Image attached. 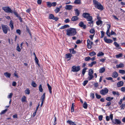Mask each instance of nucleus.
Segmentation results:
<instances>
[{
	"mask_svg": "<svg viewBox=\"0 0 125 125\" xmlns=\"http://www.w3.org/2000/svg\"><path fill=\"white\" fill-rule=\"evenodd\" d=\"M65 30L67 32L66 34L68 36H74L76 33V30L74 28H70Z\"/></svg>",
	"mask_w": 125,
	"mask_h": 125,
	"instance_id": "1",
	"label": "nucleus"
},
{
	"mask_svg": "<svg viewBox=\"0 0 125 125\" xmlns=\"http://www.w3.org/2000/svg\"><path fill=\"white\" fill-rule=\"evenodd\" d=\"M93 1L94 4L96 8L101 10H103V7L100 3H99L96 0H93Z\"/></svg>",
	"mask_w": 125,
	"mask_h": 125,
	"instance_id": "2",
	"label": "nucleus"
},
{
	"mask_svg": "<svg viewBox=\"0 0 125 125\" xmlns=\"http://www.w3.org/2000/svg\"><path fill=\"white\" fill-rule=\"evenodd\" d=\"M93 71L91 69H90L88 71V74L89 75L88 79L89 80H90L92 79L94 76L93 75Z\"/></svg>",
	"mask_w": 125,
	"mask_h": 125,
	"instance_id": "3",
	"label": "nucleus"
},
{
	"mask_svg": "<svg viewBox=\"0 0 125 125\" xmlns=\"http://www.w3.org/2000/svg\"><path fill=\"white\" fill-rule=\"evenodd\" d=\"M90 14L87 13H83L82 16L84 18L86 19L87 20H92V17L90 15Z\"/></svg>",
	"mask_w": 125,
	"mask_h": 125,
	"instance_id": "4",
	"label": "nucleus"
},
{
	"mask_svg": "<svg viewBox=\"0 0 125 125\" xmlns=\"http://www.w3.org/2000/svg\"><path fill=\"white\" fill-rule=\"evenodd\" d=\"M80 70V66H73L72 68V71L74 72H77Z\"/></svg>",
	"mask_w": 125,
	"mask_h": 125,
	"instance_id": "5",
	"label": "nucleus"
},
{
	"mask_svg": "<svg viewBox=\"0 0 125 125\" xmlns=\"http://www.w3.org/2000/svg\"><path fill=\"white\" fill-rule=\"evenodd\" d=\"M1 27L3 33L5 34H7L8 28V26L6 25L2 24Z\"/></svg>",
	"mask_w": 125,
	"mask_h": 125,
	"instance_id": "6",
	"label": "nucleus"
},
{
	"mask_svg": "<svg viewBox=\"0 0 125 125\" xmlns=\"http://www.w3.org/2000/svg\"><path fill=\"white\" fill-rule=\"evenodd\" d=\"M108 90L107 88H105L104 89L101 90L100 91V93L103 95H104L107 93Z\"/></svg>",
	"mask_w": 125,
	"mask_h": 125,
	"instance_id": "7",
	"label": "nucleus"
},
{
	"mask_svg": "<svg viewBox=\"0 0 125 125\" xmlns=\"http://www.w3.org/2000/svg\"><path fill=\"white\" fill-rule=\"evenodd\" d=\"M2 9L7 12L11 13H13V11L9 7H4Z\"/></svg>",
	"mask_w": 125,
	"mask_h": 125,
	"instance_id": "8",
	"label": "nucleus"
},
{
	"mask_svg": "<svg viewBox=\"0 0 125 125\" xmlns=\"http://www.w3.org/2000/svg\"><path fill=\"white\" fill-rule=\"evenodd\" d=\"M104 40L105 42L108 43H112L113 42V40L110 39H108L106 37L104 38Z\"/></svg>",
	"mask_w": 125,
	"mask_h": 125,
	"instance_id": "9",
	"label": "nucleus"
},
{
	"mask_svg": "<svg viewBox=\"0 0 125 125\" xmlns=\"http://www.w3.org/2000/svg\"><path fill=\"white\" fill-rule=\"evenodd\" d=\"M78 25L80 27H83L84 29H85L86 28V25H84L83 22L82 21L80 22L79 23Z\"/></svg>",
	"mask_w": 125,
	"mask_h": 125,
	"instance_id": "10",
	"label": "nucleus"
},
{
	"mask_svg": "<svg viewBox=\"0 0 125 125\" xmlns=\"http://www.w3.org/2000/svg\"><path fill=\"white\" fill-rule=\"evenodd\" d=\"M73 6L71 5H67L65 7V9L68 10H71L73 8Z\"/></svg>",
	"mask_w": 125,
	"mask_h": 125,
	"instance_id": "11",
	"label": "nucleus"
},
{
	"mask_svg": "<svg viewBox=\"0 0 125 125\" xmlns=\"http://www.w3.org/2000/svg\"><path fill=\"white\" fill-rule=\"evenodd\" d=\"M123 82L122 81H120L117 83V87H119L122 86L123 85Z\"/></svg>",
	"mask_w": 125,
	"mask_h": 125,
	"instance_id": "12",
	"label": "nucleus"
},
{
	"mask_svg": "<svg viewBox=\"0 0 125 125\" xmlns=\"http://www.w3.org/2000/svg\"><path fill=\"white\" fill-rule=\"evenodd\" d=\"M87 48L89 49H91L92 47V46L91 45L90 40L89 39L87 41Z\"/></svg>",
	"mask_w": 125,
	"mask_h": 125,
	"instance_id": "13",
	"label": "nucleus"
},
{
	"mask_svg": "<svg viewBox=\"0 0 125 125\" xmlns=\"http://www.w3.org/2000/svg\"><path fill=\"white\" fill-rule=\"evenodd\" d=\"M77 16H73L72 18V21H75L79 19V18Z\"/></svg>",
	"mask_w": 125,
	"mask_h": 125,
	"instance_id": "14",
	"label": "nucleus"
},
{
	"mask_svg": "<svg viewBox=\"0 0 125 125\" xmlns=\"http://www.w3.org/2000/svg\"><path fill=\"white\" fill-rule=\"evenodd\" d=\"M67 123L70 125H76L74 122H72L71 120H68L67 121Z\"/></svg>",
	"mask_w": 125,
	"mask_h": 125,
	"instance_id": "15",
	"label": "nucleus"
},
{
	"mask_svg": "<svg viewBox=\"0 0 125 125\" xmlns=\"http://www.w3.org/2000/svg\"><path fill=\"white\" fill-rule=\"evenodd\" d=\"M88 21H89L88 24L89 25L88 26H89L92 27L93 25V21L92 20H92H87Z\"/></svg>",
	"mask_w": 125,
	"mask_h": 125,
	"instance_id": "16",
	"label": "nucleus"
},
{
	"mask_svg": "<svg viewBox=\"0 0 125 125\" xmlns=\"http://www.w3.org/2000/svg\"><path fill=\"white\" fill-rule=\"evenodd\" d=\"M118 76V74L116 71L114 72L112 75V76L115 78H116Z\"/></svg>",
	"mask_w": 125,
	"mask_h": 125,
	"instance_id": "17",
	"label": "nucleus"
},
{
	"mask_svg": "<svg viewBox=\"0 0 125 125\" xmlns=\"http://www.w3.org/2000/svg\"><path fill=\"white\" fill-rule=\"evenodd\" d=\"M124 67V65L122 63H120L119 64L116 65V68H117L123 67Z\"/></svg>",
	"mask_w": 125,
	"mask_h": 125,
	"instance_id": "18",
	"label": "nucleus"
},
{
	"mask_svg": "<svg viewBox=\"0 0 125 125\" xmlns=\"http://www.w3.org/2000/svg\"><path fill=\"white\" fill-rule=\"evenodd\" d=\"M75 11V15L77 16H78L79 15L80 13L79 11L77 9H75L74 10Z\"/></svg>",
	"mask_w": 125,
	"mask_h": 125,
	"instance_id": "19",
	"label": "nucleus"
},
{
	"mask_svg": "<svg viewBox=\"0 0 125 125\" xmlns=\"http://www.w3.org/2000/svg\"><path fill=\"white\" fill-rule=\"evenodd\" d=\"M47 86L49 90V91L50 92V94H52V88L51 87L50 85L48 83H47Z\"/></svg>",
	"mask_w": 125,
	"mask_h": 125,
	"instance_id": "20",
	"label": "nucleus"
},
{
	"mask_svg": "<svg viewBox=\"0 0 125 125\" xmlns=\"http://www.w3.org/2000/svg\"><path fill=\"white\" fill-rule=\"evenodd\" d=\"M105 70V69L104 67L101 68L99 70V72L100 73H104Z\"/></svg>",
	"mask_w": 125,
	"mask_h": 125,
	"instance_id": "21",
	"label": "nucleus"
},
{
	"mask_svg": "<svg viewBox=\"0 0 125 125\" xmlns=\"http://www.w3.org/2000/svg\"><path fill=\"white\" fill-rule=\"evenodd\" d=\"M115 124H119L121 123V121L117 119H115Z\"/></svg>",
	"mask_w": 125,
	"mask_h": 125,
	"instance_id": "22",
	"label": "nucleus"
},
{
	"mask_svg": "<svg viewBox=\"0 0 125 125\" xmlns=\"http://www.w3.org/2000/svg\"><path fill=\"white\" fill-rule=\"evenodd\" d=\"M112 93L114 95H116L118 96H119L120 95L119 93L117 91H112Z\"/></svg>",
	"mask_w": 125,
	"mask_h": 125,
	"instance_id": "23",
	"label": "nucleus"
},
{
	"mask_svg": "<svg viewBox=\"0 0 125 125\" xmlns=\"http://www.w3.org/2000/svg\"><path fill=\"white\" fill-rule=\"evenodd\" d=\"M4 74L6 77L8 78H10L11 75V74L10 73L7 72L4 73Z\"/></svg>",
	"mask_w": 125,
	"mask_h": 125,
	"instance_id": "24",
	"label": "nucleus"
},
{
	"mask_svg": "<svg viewBox=\"0 0 125 125\" xmlns=\"http://www.w3.org/2000/svg\"><path fill=\"white\" fill-rule=\"evenodd\" d=\"M9 25L11 28V30H12L14 28L13 23L11 21H10Z\"/></svg>",
	"mask_w": 125,
	"mask_h": 125,
	"instance_id": "25",
	"label": "nucleus"
},
{
	"mask_svg": "<svg viewBox=\"0 0 125 125\" xmlns=\"http://www.w3.org/2000/svg\"><path fill=\"white\" fill-rule=\"evenodd\" d=\"M65 55L66 58L67 59L69 58L70 59H71V57L72 56V54L70 53L66 54Z\"/></svg>",
	"mask_w": 125,
	"mask_h": 125,
	"instance_id": "26",
	"label": "nucleus"
},
{
	"mask_svg": "<svg viewBox=\"0 0 125 125\" xmlns=\"http://www.w3.org/2000/svg\"><path fill=\"white\" fill-rule=\"evenodd\" d=\"M87 69V67H85L83 68L82 70V74L83 76H84L85 74V72H86V70Z\"/></svg>",
	"mask_w": 125,
	"mask_h": 125,
	"instance_id": "27",
	"label": "nucleus"
},
{
	"mask_svg": "<svg viewBox=\"0 0 125 125\" xmlns=\"http://www.w3.org/2000/svg\"><path fill=\"white\" fill-rule=\"evenodd\" d=\"M104 55V53L101 52H99L97 54V55L98 57H99L103 56Z\"/></svg>",
	"mask_w": 125,
	"mask_h": 125,
	"instance_id": "28",
	"label": "nucleus"
},
{
	"mask_svg": "<svg viewBox=\"0 0 125 125\" xmlns=\"http://www.w3.org/2000/svg\"><path fill=\"white\" fill-rule=\"evenodd\" d=\"M113 97H108L106 98V100L107 101H110L111 100H113Z\"/></svg>",
	"mask_w": 125,
	"mask_h": 125,
	"instance_id": "29",
	"label": "nucleus"
},
{
	"mask_svg": "<svg viewBox=\"0 0 125 125\" xmlns=\"http://www.w3.org/2000/svg\"><path fill=\"white\" fill-rule=\"evenodd\" d=\"M83 106L85 109H86L87 107V104L86 102H84L83 104Z\"/></svg>",
	"mask_w": 125,
	"mask_h": 125,
	"instance_id": "30",
	"label": "nucleus"
},
{
	"mask_svg": "<svg viewBox=\"0 0 125 125\" xmlns=\"http://www.w3.org/2000/svg\"><path fill=\"white\" fill-rule=\"evenodd\" d=\"M75 105L73 103L72 104V107H71V112H73L74 111V108Z\"/></svg>",
	"mask_w": 125,
	"mask_h": 125,
	"instance_id": "31",
	"label": "nucleus"
},
{
	"mask_svg": "<svg viewBox=\"0 0 125 125\" xmlns=\"http://www.w3.org/2000/svg\"><path fill=\"white\" fill-rule=\"evenodd\" d=\"M69 50L70 53L73 54H75L76 53V52L74 51L73 49H70Z\"/></svg>",
	"mask_w": 125,
	"mask_h": 125,
	"instance_id": "32",
	"label": "nucleus"
},
{
	"mask_svg": "<svg viewBox=\"0 0 125 125\" xmlns=\"http://www.w3.org/2000/svg\"><path fill=\"white\" fill-rule=\"evenodd\" d=\"M90 32L91 34H94L95 33V31L94 28H92L90 30Z\"/></svg>",
	"mask_w": 125,
	"mask_h": 125,
	"instance_id": "33",
	"label": "nucleus"
},
{
	"mask_svg": "<svg viewBox=\"0 0 125 125\" xmlns=\"http://www.w3.org/2000/svg\"><path fill=\"white\" fill-rule=\"evenodd\" d=\"M31 85L33 87H36L37 86L36 84L34 81H32V82Z\"/></svg>",
	"mask_w": 125,
	"mask_h": 125,
	"instance_id": "34",
	"label": "nucleus"
},
{
	"mask_svg": "<svg viewBox=\"0 0 125 125\" xmlns=\"http://www.w3.org/2000/svg\"><path fill=\"white\" fill-rule=\"evenodd\" d=\"M45 93H44L43 95L41 96V99H42V101H43L45 98Z\"/></svg>",
	"mask_w": 125,
	"mask_h": 125,
	"instance_id": "35",
	"label": "nucleus"
},
{
	"mask_svg": "<svg viewBox=\"0 0 125 125\" xmlns=\"http://www.w3.org/2000/svg\"><path fill=\"white\" fill-rule=\"evenodd\" d=\"M114 44L115 45V46L117 48H118L119 49L120 48V46L116 42H114Z\"/></svg>",
	"mask_w": 125,
	"mask_h": 125,
	"instance_id": "36",
	"label": "nucleus"
},
{
	"mask_svg": "<svg viewBox=\"0 0 125 125\" xmlns=\"http://www.w3.org/2000/svg\"><path fill=\"white\" fill-rule=\"evenodd\" d=\"M26 97L24 96H23L22 98L21 101L22 102H24L26 101Z\"/></svg>",
	"mask_w": 125,
	"mask_h": 125,
	"instance_id": "37",
	"label": "nucleus"
},
{
	"mask_svg": "<svg viewBox=\"0 0 125 125\" xmlns=\"http://www.w3.org/2000/svg\"><path fill=\"white\" fill-rule=\"evenodd\" d=\"M25 93L26 94H29L30 93V90L28 88L25 91Z\"/></svg>",
	"mask_w": 125,
	"mask_h": 125,
	"instance_id": "38",
	"label": "nucleus"
},
{
	"mask_svg": "<svg viewBox=\"0 0 125 125\" xmlns=\"http://www.w3.org/2000/svg\"><path fill=\"white\" fill-rule=\"evenodd\" d=\"M39 90L41 92H42L43 89L42 88V86L41 84H40L39 87Z\"/></svg>",
	"mask_w": 125,
	"mask_h": 125,
	"instance_id": "39",
	"label": "nucleus"
},
{
	"mask_svg": "<svg viewBox=\"0 0 125 125\" xmlns=\"http://www.w3.org/2000/svg\"><path fill=\"white\" fill-rule=\"evenodd\" d=\"M119 72L120 73L122 74H124L125 73V71L124 70H119Z\"/></svg>",
	"mask_w": 125,
	"mask_h": 125,
	"instance_id": "40",
	"label": "nucleus"
},
{
	"mask_svg": "<svg viewBox=\"0 0 125 125\" xmlns=\"http://www.w3.org/2000/svg\"><path fill=\"white\" fill-rule=\"evenodd\" d=\"M17 46L16 48V50L19 52H21V49L19 47V44H17Z\"/></svg>",
	"mask_w": 125,
	"mask_h": 125,
	"instance_id": "41",
	"label": "nucleus"
},
{
	"mask_svg": "<svg viewBox=\"0 0 125 125\" xmlns=\"http://www.w3.org/2000/svg\"><path fill=\"white\" fill-rule=\"evenodd\" d=\"M60 10V8L57 7L54 10V11L56 13H58Z\"/></svg>",
	"mask_w": 125,
	"mask_h": 125,
	"instance_id": "42",
	"label": "nucleus"
},
{
	"mask_svg": "<svg viewBox=\"0 0 125 125\" xmlns=\"http://www.w3.org/2000/svg\"><path fill=\"white\" fill-rule=\"evenodd\" d=\"M122 54L121 53H120L118 54H117L116 55V58H119L122 57Z\"/></svg>",
	"mask_w": 125,
	"mask_h": 125,
	"instance_id": "43",
	"label": "nucleus"
},
{
	"mask_svg": "<svg viewBox=\"0 0 125 125\" xmlns=\"http://www.w3.org/2000/svg\"><path fill=\"white\" fill-rule=\"evenodd\" d=\"M96 54V53L94 52H92L89 53L90 55L91 56H92Z\"/></svg>",
	"mask_w": 125,
	"mask_h": 125,
	"instance_id": "44",
	"label": "nucleus"
},
{
	"mask_svg": "<svg viewBox=\"0 0 125 125\" xmlns=\"http://www.w3.org/2000/svg\"><path fill=\"white\" fill-rule=\"evenodd\" d=\"M96 23L98 25H99L102 24V21L100 20H99L98 21H96Z\"/></svg>",
	"mask_w": 125,
	"mask_h": 125,
	"instance_id": "45",
	"label": "nucleus"
},
{
	"mask_svg": "<svg viewBox=\"0 0 125 125\" xmlns=\"http://www.w3.org/2000/svg\"><path fill=\"white\" fill-rule=\"evenodd\" d=\"M54 18V16L52 14H50L49 17V19H53Z\"/></svg>",
	"mask_w": 125,
	"mask_h": 125,
	"instance_id": "46",
	"label": "nucleus"
},
{
	"mask_svg": "<svg viewBox=\"0 0 125 125\" xmlns=\"http://www.w3.org/2000/svg\"><path fill=\"white\" fill-rule=\"evenodd\" d=\"M47 3L48 7H50L52 6V3L50 2H48Z\"/></svg>",
	"mask_w": 125,
	"mask_h": 125,
	"instance_id": "47",
	"label": "nucleus"
},
{
	"mask_svg": "<svg viewBox=\"0 0 125 125\" xmlns=\"http://www.w3.org/2000/svg\"><path fill=\"white\" fill-rule=\"evenodd\" d=\"M75 4H78L80 3V0H76L74 2Z\"/></svg>",
	"mask_w": 125,
	"mask_h": 125,
	"instance_id": "48",
	"label": "nucleus"
},
{
	"mask_svg": "<svg viewBox=\"0 0 125 125\" xmlns=\"http://www.w3.org/2000/svg\"><path fill=\"white\" fill-rule=\"evenodd\" d=\"M35 60L36 63L37 65L39 66V65L38 63V60L36 56H35Z\"/></svg>",
	"mask_w": 125,
	"mask_h": 125,
	"instance_id": "49",
	"label": "nucleus"
},
{
	"mask_svg": "<svg viewBox=\"0 0 125 125\" xmlns=\"http://www.w3.org/2000/svg\"><path fill=\"white\" fill-rule=\"evenodd\" d=\"M7 109H6L3 110L0 113L1 115H3L6 113L7 111Z\"/></svg>",
	"mask_w": 125,
	"mask_h": 125,
	"instance_id": "50",
	"label": "nucleus"
},
{
	"mask_svg": "<svg viewBox=\"0 0 125 125\" xmlns=\"http://www.w3.org/2000/svg\"><path fill=\"white\" fill-rule=\"evenodd\" d=\"M95 96L96 98L98 99H99L101 97V96L99 95L97 93L95 94Z\"/></svg>",
	"mask_w": 125,
	"mask_h": 125,
	"instance_id": "51",
	"label": "nucleus"
},
{
	"mask_svg": "<svg viewBox=\"0 0 125 125\" xmlns=\"http://www.w3.org/2000/svg\"><path fill=\"white\" fill-rule=\"evenodd\" d=\"M88 82L87 80H85L83 81V84L84 86H85L86 84Z\"/></svg>",
	"mask_w": 125,
	"mask_h": 125,
	"instance_id": "52",
	"label": "nucleus"
},
{
	"mask_svg": "<svg viewBox=\"0 0 125 125\" xmlns=\"http://www.w3.org/2000/svg\"><path fill=\"white\" fill-rule=\"evenodd\" d=\"M90 57H87L85 58L84 60L86 61H88L90 60Z\"/></svg>",
	"mask_w": 125,
	"mask_h": 125,
	"instance_id": "53",
	"label": "nucleus"
},
{
	"mask_svg": "<svg viewBox=\"0 0 125 125\" xmlns=\"http://www.w3.org/2000/svg\"><path fill=\"white\" fill-rule=\"evenodd\" d=\"M13 95V94L12 93L10 94H9L8 96V98H11Z\"/></svg>",
	"mask_w": 125,
	"mask_h": 125,
	"instance_id": "54",
	"label": "nucleus"
},
{
	"mask_svg": "<svg viewBox=\"0 0 125 125\" xmlns=\"http://www.w3.org/2000/svg\"><path fill=\"white\" fill-rule=\"evenodd\" d=\"M125 106V104H123L120 107H121V109H124V108Z\"/></svg>",
	"mask_w": 125,
	"mask_h": 125,
	"instance_id": "55",
	"label": "nucleus"
},
{
	"mask_svg": "<svg viewBox=\"0 0 125 125\" xmlns=\"http://www.w3.org/2000/svg\"><path fill=\"white\" fill-rule=\"evenodd\" d=\"M101 38H102L104 35V32L103 31H101Z\"/></svg>",
	"mask_w": 125,
	"mask_h": 125,
	"instance_id": "56",
	"label": "nucleus"
},
{
	"mask_svg": "<svg viewBox=\"0 0 125 125\" xmlns=\"http://www.w3.org/2000/svg\"><path fill=\"white\" fill-rule=\"evenodd\" d=\"M106 79L108 80H112V82H114V81L112 80L113 78L111 77H109L106 78Z\"/></svg>",
	"mask_w": 125,
	"mask_h": 125,
	"instance_id": "57",
	"label": "nucleus"
},
{
	"mask_svg": "<svg viewBox=\"0 0 125 125\" xmlns=\"http://www.w3.org/2000/svg\"><path fill=\"white\" fill-rule=\"evenodd\" d=\"M14 13V15H15L17 17H18L19 16L18 13L16 11H13V13Z\"/></svg>",
	"mask_w": 125,
	"mask_h": 125,
	"instance_id": "58",
	"label": "nucleus"
},
{
	"mask_svg": "<svg viewBox=\"0 0 125 125\" xmlns=\"http://www.w3.org/2000/svg\"><path fill=\"white\" fill-rule=\"evenodd\" d=\"M16 32L19 35H20L21 34V31L20 30L18 29L16 31Z\"/></svg>",
	"mask_w": 125,
	"mask_h": 125,
	"instance_id": "59",
	"label": "nucleus"
},
{
	"mask_svg": "<svg viewBox=\"0 0 125 125\" xmlns=\"http://www.w3.org/2000/svg\"><path fill=\"white\" fill-rule=\"evenodd\" d=\"M106 34L109 37H110V34L109 32V31L107 30L106 32Z\"/></svg>",
	"mask_w": 125,
	"mask_h": 125,
	"instance_id": "60",
	"label": "nucleus"
},
{
	"mask_svg": "<svg viewBox=\"0 0 125 125\" xmlns=\"http://www.w3.org/2000/svg\"><path fill=\"white\" fill-rule=\"evenodd\" d=\"M107 25H108V26H107V30L109 31L111 27V24H107Z\"/></svg>",
	"mask_w": 125,
	"mask_h": 125,
	"instance_id": "61",
	"label": "nucleus"
},
{
	"mask_svg": "<svg viewBox=\"0 0 125 125\" xmlns=\"http://www.w3.org/2000/svg\"><path fill=\"white\" fill-rule=\"evenodd\" d=\"M103 116L102 115H100L99 116L98 118L99 120L100 121H101L102 119Z\"/></svg>",
	"mask_w": 125,
	"mask_h": 125,
	"instance_id": "62",
	"label": "nucleus"
},
{
	"mask_svg": "<svg viewBox=\"0 0 125 125\" xmlns=\"http://www.w3.org/2000/svg\"><path fill=\"white\" fill-rule=\"evenodd\" d=\"M90 97L92 98H94V94L93 93H91L90 94Z\"/></svg>",
	"mask_w": 125,
	"mask_h": 125,
	"instance_id": "63",
	"label": "nucleus"
},
{
	"mask_svg": "<svg viewBox=\"0 0 125 125\" xmlns=\"http://www.w3.org/2000/svg\"><path fill=\"white\" fill-rule=\"evenodd\" d=\"M121 91L123 92H125V87H123L121 88Z\"/></svg>",
	"mask_w": 125,
	"mask_h": 125,
	"instance_id": "64",
	"label": "nucleus"
}]
</instances>
